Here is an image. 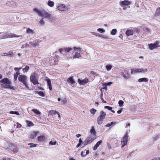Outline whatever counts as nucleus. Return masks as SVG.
<instances>
[{
	"mask_svg": "<svg viewBox=\"0 0 160 160\" xmlns=\"http://www.w3.org/2000/svg\"><path fill=\"white\" fill-rule=\"evenodd\" d=\"M34 11L36 12L37 14L40 16L44 17L49 20L52 18V16L51 14L45 11L44 10L40 11L37 8H34L33 9Z\"/></svg>",
	"mask_w": 160,
	"mask_h": 160,
	"instance_id": "nucleus-1",
	"label": "nucleus"
},
{
	"mask_svg": "<svg viewBox=\"0 0 160 160\" xmlns=\"http://www.w3.org/2000/svg\"><path fill=\"white\" fill-rule=\"evenodd\" d=\"M0 82L3 84V87L4 88L15 90V87L14 86H11V82L8 78H6L2 79L0 81Z\"/></svg>",
	"mask_w": 160,
	"mask_h": 160,
	"instance_id": "nucleus-2",
	"label": "nucleus"
},
{
	"mask_svg": "<svg viewBox=\"0 0 160 160\" xmlns=\"http://www.w3.org/2000/svg\"><path fill=\"white\" fill-rule=\"evenodd\" d=\"M96 138V136L90 134L87 138L83 142L84 145L83 147L91 143Z\"/></svg>",
	"mask_w": 160,
	"mask_h": 160,
	"instance_id": "nucleus-3",
	"label": "nucleus"
},
{
	"mask_svg": "<svg viewBox=\"0 0 160 160\" xmlns=\"http://www.w3.org/2000/svg\"><path fill=\"white\" fill-rule=\"evenodd\" d=\"M18 80L19 82L22 83L26 88L28 87L27 84V77L26 75L22 74L19 75L18 77Z\"/></svg>",
	"mask_w": 160,
	"mask_h": 160,
	"instance_id": "nucleus-4",
	"label": "nucleus"
},
{
	"mask_svg": "<svg viewBox=\"0 0 160 160\" xmlns=\"http://www.w3.org/2000/svg\"><path fill=\"white\" fill-rule=\"evenodd\" d=\"M38 76L35 73H33L30 76V79L31 82L34 85L39 84L38 81Z\"/></svg>",
	"mask_w": 160,
	"mask_h": 160,
	"instance_id": "nucleus-5",
	"label": "nucleus"
},
{
	"mask_svg": "<svg viewBox=\"0 0 160 160\" xmlns=\"http://www.w3.org/2000/svg\"><path fill=\"white\" fill-rule=\"evenodd\" d=\"M106 116V113L103 111H102L100 113V115L97 119V123L98 125H101L102 123L103 119Z\"/></svg>",
	"mask_w": 160,
	"mask_h": 160,
	"instance_id": "nucleus-6",
	"label": "nucleus"
},
{
	"mask_svg": "<svg viewBox=\"0 0 160 160\" xmlns=\"http://www.w3.org/2000/svg\"><path fill=\"white\" fill-rule=\"evenodd\" d=\"M148 71V69L147 68L144 69L143 68H133L131 69V74H132L133 73H136L139 72H142L145 73Z\"/></svg>",
	"mask_w": 160,
	"mask_h": 160,
	"instance_id": "nucleus-7",
	"label": "nucleus"
},
{
	"mask_svg": "<svg viewBox=\"0 0 160 160\" xmlns=\"http://www.w3.org/2000/svg\"><path fill=\"white\" fill-rule=\"evenodd\" d=\"M159 41L157 40L153 43H150L148 45V48L150 50H153L154 48L160 47L159 45Z\"/></svg>",
	"mask_w": 160,
	"mask_h": 160,
	"instance_id": "nucleus-8",
	"label": "nucleus"
},
{
	"mask_svg": "<svg viewBox=\"0 0 160 160\" xmlns=\"http://www.w3.org/2000/svg\"><path fill=\"white\" fill-rule=\"evenodd\" d=\"M128 136V134L126 132L123 137L122 140L121 141L122 146V147H124L127 144Z\"/></svg>",
	"mask_w": 160,
	"mask_h": 160,
	"instance_id": "nucleus-9",
	"label": "nucleus"
},
{
	"mask_svg": "<svg viewBox=\"0 0 160 160\" xmlns=\"http://www.w3.org/2000/svg\"><path fill=\"white\" fill-rule=\"evenodd\" d=\"M39 134V132L38 131H33L30 134V138L32 139H33L37 135Z\"/></svg>",
	"mask_w": 160,
	"mask_h": 160,
	"instance_id": "nucleus-10",
	"label": "nucleus"
},
{
	"mask_svg": "<svg viewBox=\"0 0 160 160\" xmlns=\"http://www.w3.org/2000/svg\"><path fill=\"white\" fill-rule=\"evenodd\" d=\"M131 3V2L128 0H124L120 2V5L122 7L124 5H128Z\"/></svg>",
	"mask_w": 160,
	"mask_h": 160,
	"instance_id": "nucleus-11",
	"label": "nucleus"
},
{
	"mask_svg": "<svg viewBox=\"0 0 160 160\" xmlns=\"http://www.w3.org/2000/svg\"><path fill=\"white\" fill-rule=\"evenodd\" d=\"M66 8V7L63 4H59L58 7V10L61 11H64Z\"/></svg>",
	"mask_w": 160,
	"mask_h": 160,
	"instance_id": "nucleus-12",
	"label": "nucleus"
},
{
	"mask_svg": "<svg viewBox=\"0 0 160 160\" xmlns=\"http://www.w3.org/2000/svg\"><path fill=\"white\" fill-rule=\"evenodd\" d=\"M78 81L80 84L82 85H85L88 82V80L87 78H85L83 80H81L79 79H78Z\"/></svg>",
	"mask_w": 160,
	"mask_h": 160,
	"instance_id": "nucleus-13",
	"label": "nucleus"
},
{
	"mask_svg": "<svg viewBox=\"0 0 160 160\" xmlns=\"http://www.w3.org/2000/svg\"><path fill=\"white\" fill-rule=\"evenodd\" d=\"M46 139L45 137L43 135H40L38 137V142H45Z\"/></svg>",
	"mask_w": 160,
	"mask_h": 160,
	"instance_id": "nucleus-14",
	"label": "nucleus"
},
{
	"mask_svg": "<svg viewBox=\"0 0 160 160\" xmlns=\"http://www.w3.org/2000/svg\"><path fill=\"white\" fill-rule=\"evenodd\" d=\"M20 36L19 35H16L13 33L11 34H6V38H12L14 37L18 38Z\"/></svg>",
	"mask_w": 160,
	"mask_h": 160,
	"instance_id": "nucleus-15",
	"label": "nucleus"
},
{
	"mask_svg": "<svg viewBox=\"0 0 160 160\" xmlns=\"http://www.w3.org/2000/svg\"><path fill=\"white\" fill-rule=\"evenodd\" d=\"M102 142V140H100L98 141L96 144L94 145L93 148V150H96L98 147L101 144Z\"/></svg>",
	"mask_w": 160,
	"mask_h": 160,
	"instance_id": "nucleus-16",
	"label": "nucleus"
},
{
	"mask_svg": "<svg viewBox=\"0 0 160 160\" xmlns=\"http://www.w3.org/2000/svg\"><path fill=\"white\" fill-rule=\"evenodd\" d=\"M125 33L128 36L132 35L133 34V31L132 30L128 29L126 31Z\"/></svg>",
	"mask_w": 160,
	"mask_h": 160,
	"instance_id": "nucleus-17",
	"label": "nucleus"
},
{
	"mask_svg": "<svg viewBox=\"0 0 160 160\" xmlns=\"http://www.w3.org/2000/svg\"><path fill=\"white\" fill-rule=\"evenodd\" d=\"M90 132L91 134L96 136V132L93 126L92 127V128L90 129Z\"/></svg>",
	"mask_w": 160,
	"mask_h": 160,
	"instance_id": "nucleus-18",
	"label": "nucleus"
},
{
	"mask_svg": "<svg viewBox=\"0 0 160 160\" xmlns=\"http://www.w3.org/2000/svg\"><path fill=\"white\" fill-rule=\"evenodd\" d=\"M67 82L72 84H73L75 83V81L73 79V78L72 76H71L67 80Z\"/></svg>",
	"mask_w": 160,
	"mask_h": 160,
	"instance_id": "nucleus-19",
	"label": "nucleus"
},
{
	"mask_svg": "<svg viewBox=\"0 0 160 160\" xmlns=\"http://www.w3.org/2000/svg\"><path fill=\"white\" fill-rule=\"evenodd\" d=\"M48 85V88L50 90H52V84L51 83V81L49 79H48L47 80Z\"/></svg>",
	"mask_w": 160,
	"mask_h": 160,
	"instance_id": "nucleus-20",
	"label": "nucleus"
},
{
	"mask_svg": "<svg viewBox=\"0 0 160 160\" xmlns=\"http://www.w3.org/2000/svg\"><path fill=\"white\" fill-rule=\"evenodd\" d=\"M148 79L147 78H139L138 80V82H148Z\"/></svg>",
	"mask_w": 160,
	"mask_h": 160,
	"instance_id": "nucleus-21",
	"label": "nucleus"
},
{
	"mask_svg": "<svg viewBox=\"0 0 160 160\" xmlns=\"http://www.w3.org/2000/svg\"><path fill=\"white\" fill-rule=\"evenodd\" d=\"M155 16H160V8H158L156 10V13L155 14Z\"/></svg>",
	"mask_w": 160,
	"mask_h": 160,
	"instance_id": "nucleus-22",
	"label": "nucleus"
},
{
	"mask_svg": "<svg viewBox=\"0 0 160 160\" xmlns=\"http://www.w3.org/2000/svg\"><path fill=\"white\" fill-rule=\"evenodd\" d=\"M49 113L50 114L53 115H56L57 114V113H58V112L56 110H51L50 111Z\"/></svg>",
	"mask_w": 160,
	"mask_h": 160,
	"instance_id": "nucleus-23",
	"label": "nucleus"
},
{
	"mask_svg": "<svg viewBox=\"0 0 160 160\" xmlns=\"http://www.w3.org/2000/svg\"><path fill=\"white\" fill-rule=\"evenodd\" d=\"M36 93L38 94L40 96L43 97L45 96L44 92L42 91H36Z\"/></svg>",
	"mask_w": 160,
	"mask_h": 160,
	"instance_id": "nucleus-24",
	"label": "nucleus"
},
{
	"mask_svg": "<svg viewBox=\"0 0 160 160\" xmlns=\"http://www.w3.org/2000/svg\"><path fill=\"white\" fill-rule=\"evenodd\" d=\"M20 74L19 72H17L14 74V81L17 80L18 76Z\"/></svg>",
	"mask_w": 160,
	"mask_h": 160,
	"instance_id": "nucleus-25",
	"label": "nucleus"
},
{
	"mask_svg": "<svg viewBox=\"0 0 160 160\" xmlns=\"http://www.w3.org/2000/svg\"><path fill=\"white\" fill-rule=\"evenodd\" d=\"M48 5L50 7H52L54 5V3L51 0H49L48 2Z\"/></svg>",
	"mask_w": 160,
	"mask_h": 160,
	"instance_id": "nucleus-26",
	"label": "nucleus"
},
{
	"mask_svg": "<svg viewBox=\"0 0 160 160\" xmlns=\"http://www.w3.org/2000/svg\"><path fill=\"white\" fill-rule=\"evenodd\" d=\"M29 69V67L27 65L24 68L22 69V71L24 72H27Z\"/></svg>",
	"mask_w": 160,
	"mask_h": 160,
	"instance_id": "nucleus-27",
	"label": "nucleus"
},
{
	"mask_svg": "<svg viewBox=\"0 0 160 160\" xmlns=\"http://www.w3.org/2000/svg\"><path fill=\"white\" fill-rule=\"evenodd\" d=\"M27 33L28 34H33L34 33V32L33 30L31 29L30 28H28L27 29Z\"/></svg>",
	"mask_w": 160,
	"mask_h": 160,
	"instance_id": "nucleus-28",
	"label": "nucleus"
},
{
	"mask_svg": "<svg viewBox=\"0 0 160 160\" xmlns=\"http://www.w3.org/2000/svg\"><path fill=\"white\" fill-rule=\"evenodd\" d=\"M39 45V42H35L31 44V47L32 48H34L37 46Z\"/></svg>",
	"mask_w": 160,
	"mask_h": 160,
	"instance_id": "nucleus-29",
	"label": "nucleus"
},
{
	"mask_svg": "<svg viewBox=\"0 0 160 160\" xmlns=\"http://www.w3.org/2000/svg\"><path fill=\"white\" fill-rule=\"evenodd\" d=\"M28 145H30V148H32L36 147L37 145V144L33 143H28Z\"/></svg>",
	"mask_w": 160,
	"mask_h": 160,
	"instance_id": "nucleus-30",
	"label": "nucleus"
},
{
	"mask_svg": "<svg viewBox=\"0 0 160 160\" xmlns=\"http://www.w3.org/2000/svg\"><path fill=\"white\" fill-rule=\"evenodd\" d=\"M6 33H0V38H6Z\"/></svg>",
	"mask_w": 160,
	"mask_h": 160,
	"instance_id": "nucleus-31",
	"label": "nucleus"
},
{
	"mask_svg": "<svg viewBox=\"0 0 160 160\" xmlns=\"http://www.w3.org/2000/svg\"><path fill=\"white\" fill-rule=\"evenodd\" d=\"M26 122L28 126L30 127L31 126H33L34 125L33 123L30 121L26 120Z\"/></svg>",
	"mask_w": 160,
	"mask_h": 160,
	"instance_id": "nucleus-32",
	"label": "nucleus"
},
{
	"mask_svg": "<svg viewBox=\"0 0 160 160\" xmlns=\"http://www.w3.org/2000/svg\"><path fill=\"white\" fill-rule=\"evenodd\" d=\"M32 111L37 115H40L41 114L39 111L37 109H33L32 110Z\"/></svg>",
	"mask_w": 160,
	"mask_h": 160,
	"instance_id": "nucleus-33",
	"label": "nucleus"
},
{
	"mask_svg": "<svg viewBox=\"0 0 160 160\" xmlns=\"http://www.w3.org/2000/svg\"><path fill=\"white\" fill-rule=\"evenodd\" d=\"M81 57V55L80 53L78 52H76L74 55V58H78Z\"/></svg>",
	"mask_w": 160,
	"mask_h": 160,
	"instance_id": "nucleus-34",
	"label": "nucleus"
},
{
	"mask_svg": "<svg viewBox=\"0 0 160 160\" xmlns=\"http://www.w3.org/2000/svg\"><path fill=\"white\" fill-rule=\"evenodd\" d=\"M117 30L116 29H113L112 30V31L111 32V35H114L116 34V33L117 32Z\"/></svg>",
	"mask_w": 160,
	"mask_h": 160,
	"instance_id": "nucleus-35",
	"label": "nucleus"
},
{
	"mask_svg": "<svg viewBox=\"0 0 160 160\" xmlns=\"http://www.w3.org/2000/svg\"><path fill=\"white\" fill-rule=\"evenodd\" d=\"M96 111L97 110L96 109H95L93 108L91 109L90 110V112L91 114H92L93 115H94Z\"/></svg>",
	"mask_w": 160,
	"mask_h": 160,
	"instance_id": "nucleus-36",
	"label": "nucleus"
},
{
	"mask_svg": "<svg viewBox=\"0 0 160 160\" xmlns=\"http://www.w3.org/2000/svg\"><path fill=\"white\" fill-rule=\"evenodd\" d=\"M10 113L12 114H15L18 115H19V113L17 111H11L10 112Z\"/></svg>",
	"mask_w": 160,
	"mask_h": 160,
	"instance_id": "nucleus-37",
	"label": "nucleus"
},
{
	"mask_svg": "<svg viewBox=\"0 0 160 160\" xmlns=\"http://www.w3.org/2000/svg\"><path fill=\"white\" fill-rule=\"evenodd\" d=\"M73 50H76L77 51H78L79 52H81L82 51V49L80 48H76V47H74Z\"/></svg>",
	"mask_w": 160,
	"mask_h": 160,
	"instance_id": "nucleus-38",
	"label": "nucleus"
},
{
	"mask_svg": "<svg viewBox=\"0 0 160 160\" xmlns=\"http://www.w3.org/2000/svg\"><path fill=\"white\" fill-rule=\"evenodd\" d=\"M112 68V66L111 65H108L106 66V68L107 71H110Z\"/></svg>",
	"mask_w": 160,
	"mask_h": 160,
	"instance_id": "nucleus-39",
	"label": "nucleus"
},
{
	"mask_svg": "<svg viewBox=\"0 0 160 160\" xmlns=\"http://www.w3.org/2000/svg\"><path fill=\"white\" fill-rule=\"evenodd\" d=\"M124 102L123 101L120 100L118 102V104H119V106L120 107H122L123 106V104Z\"/></svg>",
	"mask_w": 160,
	"mask_h": 160,
	"instance_id": "nucleus-40",
	"label": "nucleus"
},
{
	"mask_svg": "<svg viewBox=\"0 0 160 160\" xmlns=\"http://www.w3.org/2000/svg\"><path fill=\"white\" fill-rule=\"evenodd\" d=\"M59 51L61 53H62L64 52H65V48L60 49H59Z\"/></svg>",
	"mask_w": 160,
	"mask_h": 160,
	"instance_id": "nucleus-41",
	"label": "nucleus"
},
{
	"mask_svg": "<svg viewBox=\"0 0 160 160\" xmlns=\"http://www.w3.org/2000/svg\"><path fill=\"white\" fill-rule=\"evenodd\" d=\"M121 75L123 77H124L125 79L128 78L127 76L125 75L124 72H121Z\"/></svg>",
	"mask_w": 160,
	"mask_h": 160,
	"instance_id": "nucleus-42",
	"label": "nucleus"
},
{
	"mask_svg": "<svg viewBox=\"0 0 160 160\" xmlns=\"http://www.w3.org/2000/svg\"><path fill=\"white\" fill-rule=\"evenodd\" d=\"M62 104H66L67 103V101L66 100V98H64L62 101Z\"/></svg>",
	"mask_w": 160,
	"mask_h": 160,
	"instance_id": "nucleus-43",
	"label": "nucleus"
},
{
	"mask_svg": "<svg viewBox=\"0 0 160 160\" xmlns=\"http://www.w3.org/2000/svg\"><path fill=\"white\" fill-rule=\"evenodd\" d=\"M114 124V123L113 122H111L110 123H108L105 126V127H109L111 126L113 124Z\"/></svg>",
	"mask_w": 160,
	"mask_h": 160,
	"instance_id": "nucleus-44",
	"label": "nucleus"
},
{
	"mask_svg": "<svg viewBox=\"0 0 160 160\" xmlns=\"http://www.w3.org/2000/svg\"><path fill=\"white\" fill-rule=\"evenodd\" d=\"M2 160H13L12 158H7L6 157H4L2 158Z\"/></svg>",
	"mask_w": 160,
	"mask_h": 160,
	"instance_id": "nucleus-45",
	"label": "nucleus"
},
{
	"mask_svg": "<svg viewBox=\"0 0 160 160\" xmlns=\"http://www.w3.org/2000/svg\"><path fill=\"white\" fill-rule=\"evenodd\" d=\"M98 31L101 33H102L105 32V30H104L100 28L98 29Z\"/></svg>",
	"mask_w": 160,
	"mask_h": 160,
	"instance_id": "nucleus-46",
	"label": "nucleus"
},
{
	"mask_svg": "<svg viewBox=\"0 0 160 160\" xmlns=\"http://www.w3.org/2000/svg\"><path fill=\"white\" fill-rule=\"evenodd\" d=\"M72 48H65V52H69L70 50H72Z\"/></svg>",
	"mask_w": 160,
	"mask_h": 160,
	"instance_id": "nucleus-47",
	"label": "nucleus"
},
{
	"mask_svg": "<svg viewBox=\"0 0 160 160\" xmlns=\"http://www.w3.org/2000/svg\"><path fill=\"white\" fill-rule=\"evenodd\" d=\"M104 108L106 109H108L109 110H111L112 109V107L108 106H105Z\"/></svg>",
	"mask_w": 160,
	"mask_h": 160,
	"instance_id": "nucleus-48",
	"label": "nucleus"
},
{
	"mask_svg": "<svg viewBox=\"0 0 160 160\" xmlns=\"http://www.w3.org/2000/svg\"><path fill=\"white\" fill-rule=\"evenodd\" d=\"M56 143L57 142L56 141L53 142L52 141H51L49 142V144L51 145H55L56 144Z\"/></svg>",
	"mask_w": 160,
	"mask_h": 160,
	"instance_id": "nucleus-49",
	"label": "nucleus"
},
{
	"mask_svg": "<svg viewBox=\"0 0 160 160\" xmlns=\"http://www.w3.org/2000/svg\"><path fill=\"white\" fill-rule=\"evenodd\" d=\"M40 23L41 24H42V25H43L44 24V20H43V18H41V19L40 20Z\"/></svg>",
	"mask_w": 160,
	"mask_h": 160,
	"instance_id": "nucleus-50",
	"label": "nucleus"
},
{
	"mask_svg": "<svg viewBox=\"0 0 160 160\" xmlns=\"http://www.w3.org/2000/svg\"><path fill=\"white\" fill-rule=\"evenodd\" d=\"M101 100H102V101L104 103H106V102L104 100L103 98H102V94L101 96Z\"/></svg>",
	"mask_w": 160,
	"mask_h": 160,
	"instance_id": "nucleus-51",
	"label": "nucleus"
},
{
	"mask_svg": "<svg viewBox=\"0 0 160 160\" xmlns=\"http://www.w3.org/2000/svg\"><path fill=\"white\" fill-rule=\"evenodd\" d=\"M21 69V68H14V70L16 71L19 72V71Z\"/></svg>",
	"mask_w": 160,
	"mask_h": 160,
	"instance_id": "nucleus-52",
	"label": "nucleus"
},
{
	"mask_svg": "<svg viewBox=\"0 0 160 160\" xmlns=\"http://www.w3.org/2000/svg\"><path fill=\"white\" fill-rule=\"evenodd\" d=\"M8 55H13V52L12 51H9L8 53Z\"/></svg>",
	"mask_w": 160,
	"mask_h": 160,
	"instance_id": "nucleus-53",
	"label": "nucleus"
},
{
	"mask_svg": "<svg viewBox=\"0 0 160 160\" xmlns=\"http://www.w3.org/2000/svg\"><path fill=\"white\" fill-rule=\"evenodd\" d=\"M107 146L109 149H110L112 148V147L111 146V145H110V144H109V143H108V142L107 143Z\"/></svg>",
	"mask_w": 160,
	"mask_h": 160,
	"instance_id": "nucleus-54",
	"label": "nucleus"
},
{
	"mask_svg": "<svg viewBox=\"0 0 160 160\" xmlns=\"http://www.w3.org/2000/svg\"><path fill=\"white\" fill-rule=\"evenodd\" d=\"M1 54L2 56H7L8 55L7 53H2Z\"/></svg>",
	"mask_w": 160,
	"mask_h": 160,
	"instance_id": "nucleus-55",
	"label": "nucleus"
},
{
	"mask_svg": "<svg viewBox=\"0 0 160 160\" xmlns=\"http://www.w3.org/2000/svg\"><path fill=\"white\" fill-rule=\"evenodd\" d=\"M84 152L83 151L81 152V156L83 157H84L86 156V155L84 154Z\"/></svg>",
	"mask_w": 160,
	"mask_h": 160,
	"instance_id": "nucleus-56",
	"label": "nucleus"
},
{
	"mask_svg": "<svg viewBox=\"0 0 160 160\" xmlns=\"http://www.w3.org/2000/svg\"><path fill=\"white\" fill-rule=\"evenodd\" d=\"M135 31L137 33H139L140 32V29L138 28H136L135 29Z\"/></svg>",
	"mask_w": 160,
	"mask_h": 160,
	"instance_id": "nucleus-57",
	"label": "nucleus"
},
{
	"mask_svg": "<svg viewBox=\"0 0 160 160\" xmlns=\"http://www.w3.org/2000/svg\"><path fill=\"white\" fill-rule=\"evenodd\" d=\"M111 84H112V82H108L105 83V86L110 85Z\"/></svg>",
	"mask_w": 160,
	"mask_h": 160,
	"instance_id": "nucleus-58",
	"label": "nucleus"
},
{
	"mask_svg": "<svg viewBox=\"0 0 160 160\" xmlns=\"http://www.w3.org/2000/svg\"><path fill=\"white\" fill-rule=\"evenodd\" d=\"M79 143H80L81 145H82V141L81 138H80L79 139Z\"/></svg>",
	"mask_w": 160,
	"mask_h": 160,
	"instance_id": "nucleus-59",
	"label": "nucleus"
},
{
	"mask_svg": "<svg viewBox=\"0 0 160 160\" xmlns=\"http://www.w3.org/2000/svg\"><path fill=\"white\" fill-rule=\"evenodd\" d=\"M144 29V30H146L147 32H149L150 31V30L147 27H146Z\"/></svg>",
	"mask_w": 160,
	"mask_h": 160,
	"instance_id": "nucleus-60",
	"label": "nucleus"
},
{
	"mask_svg": "<svg viewBox=\"0 0 160 160\" xmlns=\"http://www.w3.org/2000/svg\"><path fill=\"white\" fill-rule=\"evenodd\" d=\"M122 109H121V110H119L117 111V113L118 114H120L122 112Z\"/></svg>",
	"mask_w": 160,
	"mask_h": 160,
	"instance_id": "nucleus-61",
	"label": "nucleus"
},
{
	"mask_svg": "<svg viewBox=\"0 0 160 160\" xmlns=\"http://www.w3.org/2000/svg\"><path fill=\"white\" fill-rule=\"evenodd\" d=\"M89 153V150H87L86 151V153L85 154L86 155H86H87V154H88Z\"/></svg>",
	"mask_w": 160,
	"mask_h": 160,
	"instance_id": "nucleus-62",
	"label": "nucleus"
},
{
	"mask_svg": "<svg viewBox=\"0 0 160 160\" xmlns=\"http://www.w3.org/2000/svg\"><path fill=\"white\" fill-rule=\"evenodd\" d=\"M81 145L80 144V143H78L76 146V147L77 148H78L80 145Z\"/></svg>",
	"mask_w": 160,
	"mask_h": 160,
	"instance_id": "nucleus-63",
	"label": "nucleus"
},
{
	"mask_svg": "<svg viewBox=\"0 0 160 160\" xmlns=\"http://www.w3.org/2000/svg\"><path fill=\"white\" fill-rule=\"evenodd\" d=\"M81 136V135L80 134H77L76 135V136L77 138H79Z\"/></svg>",
	"mask_w": 160,
	"mask_h": 160,
	"instance_id": "nucleus-64",
	"label": "nucleus"
}]
</instances>
